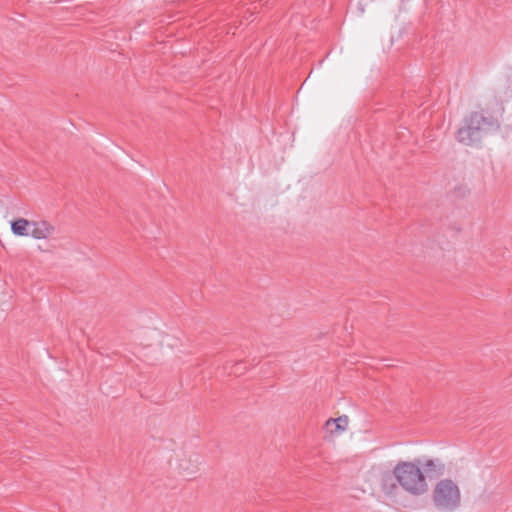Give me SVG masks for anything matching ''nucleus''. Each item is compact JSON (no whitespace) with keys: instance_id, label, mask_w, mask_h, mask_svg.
<instances>
[{"instance_id":"obj_1","label":"nucleus","mask_w":512,"mask_h":512,"mask_svg":"<svg viewBox=\"0 0 512 512\" xmlns=\"http://www.w3.org/2000/svg\"><path fill=\"white\" fill-rule=\"evenodd\" d=\"M498 128V121L492 115L483 111H472L463 118L455 138L465 146H478L484 137Z\"/></svg>"},{"instance_id":"obj_2","label":"nucleus","mask_w":512,"mask_h":512,"mask_svg":"<svg viewBox=\"0 0 512 512\" xmlns=\"http://www.w3.org/2000/svg\"><path fill=\"white\" fill-rule=\"evenodd\" d=\"M400 487L413 496H420L428 490L426 476L421 470V461H400L394 467Z\"/></svg>"},{"instance_id":"obj_3","label":"nucleus","mask_w":512,"mask_h":512,"mask_svg":"<svg viewBox=\"0 0 512 512\" xmlns=\"http://www.w3.org/2000/svg\"><path fill=\"white\" fill-rule=\"evenodd\" d=\"M432 501L440 511L452 512L458 509L461 504L459 486L449 478L439 480L433 488Z\"/></svg>"},{"instance_id":"obj_4","label":"nucleus","mask_w":512,"mask_h":512,"mask_svg":"<svg viewBox=\"0 0 512 512\" xmlns=\"http://www.w3.org/2000/svg\"><path fill=\"white\" fill-rule=\"evenodd\" d=\"M55 231V227L50 224L48 221H31V228L29 236H32L34 239H47L49 238Z\"/></svg>"},{"instance_id":"obj_5","label":"nucleus","mask_w":512,"mask_h":512,"mask_svg":"<svg viewBox=\"0 0 512 512\" xmlns=\"http://www.w3.org/2000/svg\"><path fill=\"white\" fill-rule=\"evenodd\" d=\"M380 486L383 493L387 496H395L398 493L400 485L398 484L394 470L392 472L386 471L382 473Z\"/></svg>"},{"instance_id":"obj_6","label":"nucleus","mask_w":512,"mask_h":512,"mask_svg":"<svg viewBox=\"0 0 512 512\" xmlns=\"http://www.w3.org/2000/svg\"><path fill=\"white\" fill-rule=\"evenodd\" d=\"M424 472L429 478H438L445 474V464L438 458L427 459L424 463H421Z\"/></svg>"},{"instance_id":"obj_7","label":"nucleus","mask_w":512,"mask_h":512,"mask_svg":"<svg viewBox=\"0 0 512 512\" xmlns=\"http://www.w3.org/2000/svg\"><path fill=\"white\" fill-rule=\"evenodd\" d=\"M348 423V416L342 415L338 418L328 419L325 423V428L330 435L341 434L347 429Z\"/></svg>"},{"instance_id":"obj_8","label":"nucleus","mask_w":512,"mask_h":512,"mask_svg":"<svg viewBox=\"0 0 512 512\" xmlns=\"http://www.w3.org/2000/svg\"><path fill=\"white\" fill-rule=\"evenodd\" d=\"M31 221L25 218H18L11 222V231L16 236H29Z\"/></svg>"}]
</instances>
